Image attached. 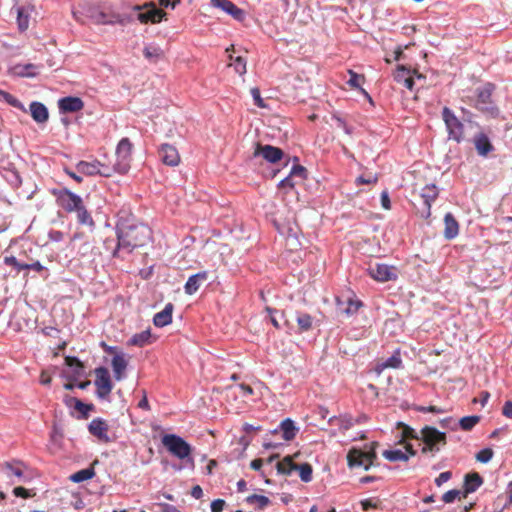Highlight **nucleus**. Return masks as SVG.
<instances>
[{"mask_svg":"<svg viewBox=\"0 0 512 512\" xmlns=\"http://www.w3.org/2000/svg\"><path fill=\"white\" fill-rule=\"evenodd\" d=\"M417 410L419 412H423V413H427V412H432V413H436V414L444 413V410L437 406H419V407H417Z\"/></svg>","mask_w":512,"mask_h":512,"instance_id":"0e129e2a","label":"nucleus"},{"mask_svg":"<svg viewBox=\"0 0 512 512\" xmlns=\"http://www.w3.org/2000/svg\"><path fill=\"white\" fill-rule=\"evenodd\" d=\"M58 205L68 213L76 212L82 205V198L67 188L53 191Z\"/></svg>","mask_w":512,"mask_h":512,"instance_id":"0eeeda50","label":"nucleus"},{"mask_svg":"<svg viewBox=\"0 0 512 512\" xmlns=\"http://www.w3.org/2000/svg\"><path fill=\"white\" fill-rule=\"evenodd\" d=\"M211 5L221 9L237 21H242L245 18L244 11L230 0H211Z\"/></svg>","mask_w":512,"mask_h":512,"instance_id":"6ab92c4d","label":"nucleus"},{"mask_svg":"<svg viewBox=\"0 0 512 512\" xmlns=\"http://www.w3.org/2000/svg\"><path fill=\"white\" fill-rule=\"evenodd\" d=\"M331 426L337 427L339 433H345L354 427V417L350 414H341L329 419Z\"/></svg>","mask_w":512,"mask_h":512,"instance_id":"b1692460","label":"nucleus"},{"mask_svg":"<svg viewBox=\"0 0 512 512\" xmlns=\"http://www.w3.org/2000/svg\"><path fill=\"white\" fill-rule=\"evenodd\" d=\"M76 169L79 173L87 176L101 175L104 177L111 176V171L108 167L102 164L100 161H80L76 165Z\"/></svg>","mask_w":512,"mask_h":512,"instance_id":"f8f14e48","label":"nucleus"},{"mask_svg":"<svg viewBox=\"0 0 512 512\" xmlns=\"http://www.w3.org/2000/svg\"><path fill=\"white\" fill-rule=\"evenodd\" d=\"M150 338H151V330H150V328H148L140 333L134 334L129 339V344L133 345V346L143 347L150 343Z\"/></svg>","mask_w":512,"mask_h":512,"instance_id":"72a5a7b5","label":"nucleus"},{"mask_svg":"<svg viewBox=\"0 0 512 512\" xmlns=\"http://www.w3.org/2000/svg\"><path fill=\"white\" fill-rule=\"evenodd\" d=\"M459 233V224L452 213L448 212L444 216L443 235L447 240L454 239Z\"/></svg>","mask_w":512,"mask_h":512,"instance_id":"cd10ccee","label":"nucleus"},{"mask_svg":"<svg viewBox=\"0 0 512 512\" xmlns=\"http://www.w3.org/2000/svg\"><path fill=\"white\" fill-rule=\"evenodd\" d=\"M482 484L483 479L478 473L466 474L464 478V496L475 492Z\"/></svg>","mask_w":512,"mask_h":512,"instance_id":"c756f323","label":"nucleus"},{"mask_svg":"<svg viewBox=\"0 0 512 512\" xmlns=\"http://www.w3.org/2000/svg\"><path fill=\"white\" fill-rule=\"evenodd\" d=\"M421 440L425 444L422 451L424 453L438 452L440 450V446L446 444V433L437 430L431 426H425L421 429Z\"/></svg>","mask_w":512,"mask_h":512,"instance_id":"39448f33","label":"nucleus"},{"mask_svg":"<svg viewBox=\"0 0 512 512\" xmlns=\"http://www.w3.org/2000/svg\"><path fill=\"white\" fill-rule=\"evenodd\" d=\"M86 16L95 24L113 25L120 24L126 25L134 20L130 14L117 13V12H104L98 7H89L86 9Z\"/></svg>","mask_w":512,"mask_h":512,"instance_id":"20e7f679","label":"nucleus"},{"mask_svg":"<svg viewBox=\"0 0 512 512\" xmlns=\"http://www.w3.org/2000/svg\"><path fill=\"white\" fill-rule=\"evenodd\" d=\"M0 100L14 107H19L21 105L20 102L13 95L3 90H0Z\"/></svg>","mask_w":512,"mask_h":512,"instance_id":"603ef678","label":"nucleus"},{"mask_svg":"<svg viewBox=\"0 0 512 512\" xmlns=\"http://www.w3.org/2000/svg\"><path fill=\"white\" fill-rule=\"evenodd\" d=\"M161 441L169 453L184 461V467L194 468L195 462L191 457L192 447L184 438L177 434H165Z\"/></svg>","mask_w":512,"mask_h":512,"instance_id":"f03ea898","label":"nucleus"},{"mask_svg":"<svg viewBox=\"0 0 512 512\" xmlns=\"http://www.w3.org/2000/svg\"><path fill=\"white\" fill-rule=\"evenodd\" d=\"M265 311L269 314L270 321H271L272 325L275 328L279 329L281 326H280L279 320L277 318V314H279L282 317L283 313L278 311L277 309L271 308L269 306L265 307Z\"/></svg>","mask_w":512,"mask_h":512,"instance_id":"09e8293b","label":"nucleus"},{"mask_svg":"<svg viewBox=\"0 0 512 512\" xmlns=\"http://www.w3.org/2000/svg\"><path fill=\"white\" fill-rule=\"evenodd\" d=\"M368 272L373 279L379 282H387L397 278L395 268L383 263H377L370 266Z\"/></svg>","mask_w":512,"mask_h":512,"instance_id":"ddd939ff","label":"nucleus"},{"mask_svg":"<svg viewBox=\"0 0 512 512\" xmlns=\"http://www.w3.org/2000/svg\"><path fill=\"white\" fill-rule=\"evenodd\" d=\"M26 469V466L21 461H12V462H6L3 465L2 471L6 474L8 478L16 477L18 479V482H28L29 477L25 474L24 470Z\"/></svg>","mask_w":512,"mask_h":512,"instance_id":"a211bd4d","label":"nucleus"},{"mask_svg":"<svg viewBox=\"0 0 512 512\" xmlns=\"http://www.w3.org/2000/svg\"><path fill=\"white\" fill-rule=\"evenodd\" d=\"M378 180L377 176L374 175V176H369V177H366L364 175H360L359 177H357L356 179V183L357 184H361V185H364V184H372V183H376Z\"/></svg>","mask_w":512,"mask_h":512,"instance_id":"680f3d73","label":"nucleus"},{"mask_svg":"<svg viewBox=\"0 0 512 512\" xmlns=\"http://www.w3.org/2000/svg\"><path fill=\"white\" fill-rule=\"evenodd\" d=\"M403 436L408 439L421 440V431L417 432L412 427L405 425L403 429Z\"/></svg>","mask_w":512,"mask_h":512,"instance_id":"5fc2aeb1","label":"nucleus"},{"mask_svg":"<svg viewBox=\"0 0 512 512\" xmlns=\"http://www.w3.org/2000/svg\"><path fill=\"white\" fill-rule=\"evenodd\" d=\"M383 457L391 462L407 461L409 455L401 449H390L383 452Z\"/></svg>","mask_w":512,"mask_h":512,"instance_id":"ea45409f","label":"nucleus"},{"mask_svg":"<svg viewBox=\"0 0 512 512\" xmlns=\"http://www.w3.org/2000/svg\"><path fill=\"white\" fill-rule=\"evenodd\" d=\"M112 369L114 378L117 381H121L126 377L125 371L128 366V361L125 359L124 354H116L112 358Z\"/></svg>","mask_w":512,"mask_h":512,"instance_id":"bb28decb","label":"nucleus"},{"mask_svg":"<svg viewBox=\"0 0 512 512\" xmlns=\"http://www.w3.org/2000/svg\"><path fill=\"white\" fill-rule=\"evenodd\" d=\"M225 504L226 503L223 499H215L210 505L211 512H221L224 509Z\"/></svg>","mask_w":512,"mask_h":512,"instance_id":"e2e57ef3","label":"nucleus"},{"mask_svg":"<svg viewBox=\"0 0 512 512\" xmlns=\"http://www.w3.org/2000/svg\"><path fill=\"white\" fill-rule=\"evenodd\" d=\"M4 262L9 266H13L18 272L28 269L26 264L20 263L14 256L5 257Z\"/></svg>","mask_w":512,"mask_h":512,"instance_id":"8fccbe9b","label":"nucleus"},{"mask_svg":"<svg viewBox=\"0 0 512 512\" xmlns=\"http://www.w3.org/2000/svg\"><path fill=\"white\" fill-rule=\"evenodd\" d=\"M159 157L164 164L171 167H175L180 163L178 150L176 147L168 143H164L160 146Z\"/></svg>","mask_w":512,"mask_h":512,"instance_id":"aec40b11","label":"nucleus"},{"mask_svg":"<svg viewBox=\"0 0 512 512\" xmlns=\"http://www.w3.org/2000/svg\"><path fill=\"white\" fill-rule=\"evenodd\" d=\"M361 506L364 510L375 509L378 506V501L374 499H364L361 501Z\"/></svg>","mask_w":512,"mask_h":512,"instance_id":"338daca9","label":"nucleus"},{"mask_svg":"<svg viewBox=\"0 0 512 512\" xmlns=\"http://www.w3.org/2000/svg\"><path fill=\"white\" fill-rule=\"evenodd\" d=\"M208 279V272L201 271L196 274L191 275L185 286L184 291L188 295H193L201 286L203 282H205Z\"/></svg>","mask_w":512,"mask_h":512,"instance_id":"393cba45","label":"nucleus"},{"mask_svg":"<svg viewBox=\"0 0 512 512\" xmlns=\"http://www.w3.org/2000/svg\"><path fill=\"white\" fill-rule=\"evenodd\" d=\"M493 457V450L491 448H483L476 454L477 461L481 463H488Z\"/></svg>","mask_w":512,"mask_h":512,"instance_id":"de8ad7c7","label":"nucleus"},{"mask_svg":"<svg viewBox=\"0 0 512 512\" xmlns=\"http://www.w3.org/2000/svg\"><path fill=\"white\" fill-rule=\"evenodd\" d=\"M296 321L300 332H308L313 327V317L308 313H298Z\"/></svg>","mask_w":512,"mask_h":512,"instance_id":"58836bf2","label":"nucleus"},{"mask_svg":"<svg viewBox=\"0 0 512 512\" xmlns=\"http://www.w3.org/2000/svg\"><path fill=\"white\" fill-rule=\"evenodd\" d=\"M173 310L174 305L170 302L167 303L162 311L154 315L153 324L158 328H163L169 325L172 322Z\"/></svg>","mask_w":512,"mask_h":512,"instance_id":"a878e982","label":"nucleus"},{"mask_svg":"<svg viewBox=\"0 0 512 512\" xmlns=\"http://www.w3.org/2000/svg\"><path fill=\"white\" fill-rule=\"evenodd\" d=\"M502 414L509 418V419H512V401H506L503 405V408H502Z\"/></svg>","mask_w":512,"mask_h":512,"instance_id":"774afa93","label":"nucleus"},{"mask_svg":"<svg viewBox=\"0 0 512 512\" xmlns=\"http://www.w3.org/2000/svg\"><path fill=\"white\" fill-rule=\"evenodd\" d=\"M298 431L299 427L296 426L295 422L291 418H285L280 422L277 428L271 431V433H281L282 438L285 441H291L296 437Z\"/></svg>","mask_w":512,"mask_h":512,"instance_id":"412c9836","label":"nucleus"},{"mask_svg":"<svg viewBox=\"0 0 512 512\" xmlns=\"http://www.w3.org/2000/svg\"><path fill=\"white\" fill-rule=\"evenodd\" d=\"M17 24L21 31H25L29 26V11L24 6H17Z\"/></svg>","mask_w":512,"mask_h":512,"instance_id":"4c0bfd02","label":"nucleus"},{"mask_svg":"<svg viewBox=\"0 0 512 512\" xmlns=\"http://www.w3.org/2000/svg\"><path fill=\"white\" fill-rule=\"evenodd\" d=\"M230 61V66H232L239 75H244L246 73V60L243 57L230 56Z\"/></svg>","mask_w":512,"mask_h":512,"instance_id":"a18cd8bd","label":"nucleus"},{"mask_svg":"<svg viewBox=\"0 0 512 512\" xmlns=\"http://www.w3.org/2000/svg\"><path fill=\"white\" fill-rule=\"evenodd\" d=\"M403 365L401 358V350L397 348L394 350L393 354L385 359L384 361L378 363L375 367V370L378 374H380L383 370L387 368L399 369Z\"/></svg>","mask_w":512,"mask_h":512,"instance_id":"5701e85b","label":"nucleus"},{"mask_svg":"<svg viewBox=\"0 0 512 512\" xmlns=\"http://www.w3.org/2000/svg\"><path fill=\"white\" fill-rule=\"evenodd\" d=\"M361 305L362 304L360 301L349 300L347 307L344 309V313L348 316H351L357 312Z\"/></svg>","mask_w":512,"mask_h":512,"instance_id":"6e6d98bb","label":"nucleus"},{"mask_svg":"<svg viewBox=\"0 0 512 512\" xmlns=\"http://www.w3.org/2000/svg\"><path fill=\"white\" fill-rule=\"evenodd\" d=\"M296 471L299 472V477L303 482L308 483L312 480L313 470L309 463L297 464Z\"/></svg>","mask_w":512,"mask_h":512,"instance_id":"37998d69","label":"nucleus"},{"mask_svg":"<svg viewBox=\"0 0 512 512\" xmlns=\"http://www.w3.org/2000/svg\"><path fill=\"white\" fill-rule=\"evenodd\" d=\"M115 232L117 245L112 251L114 258H124L122 254H131L136 248L145 246L152 237L151 229L127 209L118 212Z\"/></svg>","mask_w":512,"mask_h":512,"instance_id":"f257e3e1","label":"nucleus"},{"mask_svg":"<svg viewBox=\"0 0 512 512\" xmlns=\"http://www.w3.org/2000/svg\"><path fill=\"white\" fill-rule=\"evenodd\" d=\"M245 502L249 505H256L257 508L263 509L270 504V499L264 495L253 494L246 497Z\"/></svg>","mask_w":512,"mask_h":512,"instance_id":"a19ab883","label":"nucleus"},{"mask_svg":"<svg viewBox=\"0 0 512 512\" xmlns=\"http://www.w3.org/2000/svg\"><path fill=\"white\" fill-rule=\"evenodd\" d=\"M377 445V442H372L365 444L363 448L352 447L347 453L349 468H362L365 471L369 470L377 459Z\"/></svg>","mask_w":512,"mask_h":512,"instance_id":"7ed1b4c3","label":"nucleus"},{"mask_svg":"<svg viewBox=\"0 0 512 512\" xmlns=\"http://www.w3.org/2000/svg\"><path fill=\"white\" fill-rule=\"evenodd\" d=\"M439 189L435 184H428L421 190L420 196L423 199L424 208L421 211V216L428 219L431 215L432 203L437 199Z\"/></svg>","mask_w":512,"mask_h":512,"instance_id":"4468645a","label":"nucleus"},{"mask_svg":"<svg viewBox=\"0 0 512 512\" xmlns=\"http://www.w3.org/2000/svg\"><path fill=\"white\" fill-rule=\"evenodd\" d=\"M95 476V470L93 467H88L82 470H79L72 475L69 476L70 481L74 483H81L86 480L92 479Z\"/></svg>","mask_w":512,"mask_h":512,"instance_id":"f704fd0d","label":"nucleus"},{"mask_svg":"<svg viewBox=\"0 0 512 512\" xmlns=\"http://www.w3.org/2000/svg\"><path fill=\"white\" fill-rule=\"evenodd\" d=\"M94 373L96 376L94 381L97 388L96 395L100 399H106L113 389L109 370L104 366H100L94 370Z\"/></svg>","mask_w":512,"mask_h":512,"instance_id":"1a4fd4ad","label":"nucleus"},{"mask_svg":"<svg viewBox=\"0 0 512 512\" xmlns=\"http://www.w3.org/2000/svg\"><path fill=\"white\" fill-rule=\"evenodd\" d=\"M452 477V473L450 471H445L439 474V476L435 479V484L440 487L445 482L449 481Z\"/></svg>","mask_w":512,"mask_h":512,"instance_id":"052dcab7","label":"nucleus"},{"mask_svg":"<svg viewBox=\"0 0 512 512\" xmlns=\"http://www.w3.org/2000/svg\"><path fill=\"white\" fill-rule=\"evenodd\" d=\"M349 76L350 78L347 81V84L352 88L361 90L371 101V97L369 96V94L361 87V81L364 80V77L352 70H349Z\"/></svg>","mask_w":512,"mask_h":512,"instance_id":"79ce46f5","label":"nucleus"},{"mask_svg":"<svg viewBox=\"0 0 512 512\" xmlns=\"http://www.w3.org/2000/svg\"><path fill=\"white\" fill-rule=\"evenodd\" d=\"M30 113L35 122L42 124L47 122L49 112L47 107L38 101H33L30 104Z\"/></svg>","mask_w":512,"mask_h":512,"instance_id":"c85d7f7f","label":"nucleus"},{"mask_svg":"<svg viewBox=\"0 0 512 512\" xmlns=\"http://www.w3.org/2000/svg\"><path fill=\"white\" fill-rule=\"evenodd\" d=\"M442 118L448 131L449 139L460 143L463 139L464 125L456 117L455 113L448 107H444L442 110Z\"/></svg>","mask_w":512,"mask_h":512,"instance_id":"6e6552de","label":"nucleus"},{"mask_svg":"<svg viewBox=\"0 0 512 512\" xmlns=\"http://www.w3.org/2000/svg\"><path fill=\"white\" fill-rule=\"evenodd\" d=\"M133 10L137 12L136 18L141 23H158L165 15V13L161 9L157 8L153 3H146L143 7L135 5Z\"/></svg>","mask_w":512,"mask_h":512,"instance_id":"9b49d317","label":"nucleus"},{"mask_svg":"<svg viewBox=\"0 0 512 512\" xmlns=\"http://www.w3.org/2000/svg\"><path fill=\"white\" fill-rule=\"evenodd\" d=\"M13 494L16 497H22V498H29L32 496V494L24 487H15L13 489Z\"/></svg>","mask_w":512,"mask_h":512,"instance_id":"69168bd1","label":"nucleus"},{"mask_svg":"<svg viewBox=\"0 0 512 512\" xmlns=\"http://www.w3.org/2000/svg\"><path fill=\"white\" fill-rule=\"evenodd\" d=\"M253 156H262L267 162L274 164L283 158L284 153L279 147L269 144L261 145L257 143Z\"/></svg>","mask_w":512,"mask_h":512,"instance_id":"2eb2a0df","label":"nucleus"},{"mask_svg":"<svg viewBox=\"0 0 512 512\" xmlns=\"http://www.w3.org/2000/svg\"><path fill=\"white\" fill-rule=\"evenodd\" d=\"M88 431L91 435L96 437L98 441L102 443H110L112 439L108 435V424L107 422L100 417L94 418L88 424Z\"/></svg>","mask_w":512,"mask_h":512,"instance_id":"dca6fc26","label":"nucleus"},{"mask_svg":"<svg viewBox=\"0 0 512 512\" xmlns=\"http://www.w3.org/2000/svg\"><path fill=\"white\" fill-rule=\"evenodd\" d=\"M250 92H251V96L253 98L254 104L259 108H265L266 104H265L263 98L261 97L259 88L254 87L251 89Z\"/></svg>","mask_w":512,"mask_h":512,"instance_id":"864d4df0","label":"nucleus"},{"mask_svg":"<svg viewBox=\"0 0 512 512\" xmlns=\"http://www.w3.org/2000/svg\"><path fill=\"white\" fill-rule=\"evenodd\" d=\"M132 143L128 138H122L116 147V162L113 170L125 174L130 168Z\"/></svg>","mask_w":512,"mask_h":512,"instance_id":"423d86ee","label":"nucleus"},{"mask_svg":"<svg viewBox=\"0 0 512 512\" xmlns=\"http://www.w3.org/2000/svg\"><path fill=\"white\" fill-rule=\"evenodd\" d=\"M480 421V416L471 415L462 417L457 426L459 425L462 430L469 431L471 430L478 422Z\"/></svg>","mask_w":512,"mask_h":512,"instance_id":"c03bdc74","label":"nucleus"},{"mask_svg":"<svg viewBox=\"0 0 512 512\" xmlns=\"http://www.w3.org/2000/svg\"><path fill=\"white\" fill-rule=\"evenodd\" d=\"M277 472L282 475L291 476L297 469V464L294 463L291 457L287 456L282 461L276 464Z\"/></svg>","mask_w":512,"mask_h":512,"instance_id":"473e14b6","label":"nucleus"},{"mask_svg":"<svg viewBox=\"0 0 512 512\" xmlns=\"http://www.w3.org/2000/svg\"><path fill=\"white\" fill-rule=\"evenodd\" d=\"M66 369L63 376L68 380H77L85 375V367L77 357H66Z\"/></svg>","mask_w":512,"mask_h":512,"instance_id":"f3484780","label":"nucleus"},{"mask_svg":"<svg viewBox=\"0 0 512 512\" xmlns=\"http://www.w3.org/2000/svg\"><path fill=\"white\" fill-rule=\"evenodd\" d=\"M75 409L78 410L84 417H87L88 412L92 409V405H87L80 400L75 399Z\"/></svg>","mask_w":512,"mask_h":512,"instance_id":"13d9d810","label":"nucleus"},{"mask_svg":"<svg viewBox=\"0 0 512 512\" xmlns=\"http://www.w3.org/2000/svg\"><path fill=\"white\" fill-rule=\"evenodd\" d=\"M15 73L22 77H28L33 78L38 75V66L35 64H24V65H17L15 67Z\"/></svg>","mask_w":512,"mask_h":512,"instance_id":"c9c22d12","label":"nucleus"},{"mask_svg":"<svg viewBox=\"0 0 512 512\" xmlns=\"http://www.w3.org/2000/svg\"><path fill=\"white\" fill-rule=\"evenodd\" d=\"M492 92H493V85L490 83L484 85L481 88H478L476 107H477V109H479L491 116H497L498 109L496 106L493 105V103L491 101Z\"/></svg>","mask_w":512,"mask_h":512,"instance_id":"9d476101","label":"nucleus"},{"mask_svg":"<svg viewBox=\"0 0 512 512\" xmlns=\"http://www.w3.org/2000/svg\"><path fill=\"white\" fill-rule=\"evenodd\" d=\"M439 423L441 428L443 429L455 430L457 428V423L454 421L452 417L441 419Z\"/></svg>","mask_w":512,"mask_h":512,"instance_id":"bf43d9fd","label":"nucleus"},{"mask_svg":"<svg viewBox=\"0 0 512 512\" xmlns=\"http://www.w3.org/2000/svg\"><path fill=\"white\" fill-rule=\"evenodd\" d=\"M306 168L303 167L302 165H299V164H295L291 167V170L289 172V175L293 178V177H299L301 179H305L306 178Z\"/></svg>","mask_w":512,"mask_h":512,"instance_id":"3c124183","label":"nucleus"},{"mask_svg":"<svg viewBox=\"0 0 512 512\" xmlns=\"http://www.w3.org/2000/svg\"><path fill=\"white\" fill-rule=\"evenodd\" d=\"M475 148L480 156H487L493 150L488 136L484 133H479L474 138Z\"/></svg>","mask_w":512,"mask_h":512,"instance_id":"7c9ffc66","label":"nucleus"},{"mask_svg":"<svg viewBox=\"0 0 512 512\" xmlns=\"http://www.w3.org/2000/svg\"><path fill=\"white\" fill-rule=\"evenodd\" d=\"M144 57L151 63H157L164 55L163 50L156 44H148L143 49Z\"/></svg>","mask_w":512,"mask_h":512,"instance_id":"2f4dec72","label":"nucleus"},{"mask_svg":"<svg viewBox=\"0 0 512 512\" xmlns=\"http://www.w3.org/2000/svg\"><path fill=\"white\" fill-rule=\"evenodd\" d=\"M410 73V69L399 65L394 72V80L398 83H402L406 78H408V76H410Z\"/></svg>","mask_w":512,"mask_h":512,"instance_id":"49530a36","label":"nucleus"},{"mask_svg":"<svg viewBox=\"0 0 512 512\" xmlns=\"http://www.w3.org/2000/svg\"><path fill=\"white\" fill-rule=\"evenodd\" d=\"M75 213L77 215V222L80 225L88 226L90 228L95 226L94 220L90 212L85 208L84 204Z\"/></svg>","mask_w":512,"mask_h":512,"instance_id":"e433bc0d","label":"nucleus"},{"mask_svg":"<svg viewBox=\"0 0 512 512\" xmlns=\"http://www.w3.org/2000/svg\"><path fill=\"white\" fill-rule=\"evenodd\" d=\"M84 102L76 96H66L58 100V108L61 113H73L82 110Z\"/></svg>","mask_w":512,"mask_h":512,"instance_id":"4be33fe9","label":"nucleus"},{"mask_svg":"<svg viewBox=\"0 0 512 512\" xmlns=\"http://www.w3.org/2000/svg\"><path fill=\"white\" fill-rule=\"evenodd\" d=\"M460 491L457 489H452L443 494L442 500L444 503H452L455 499L460 495Z\"/></svg>","mask_w":512,"mask_h":512,"instance_id":"4d7b16f0","label":"nucleus"}]
</instances>
